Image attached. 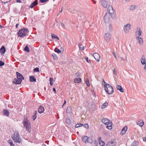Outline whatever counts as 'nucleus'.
<instances>
[{
    "instance_id": "62",
    "label": "nucleus",
    "mask_w": 146,
    "mask_h": 146,
    "mask_svg": "<svg viewBox=\"0 0 146 146\" xmlns=\"http://www.w3.org/2000/svg\"><path fill=\"white\" fill-rule=\"evenodd\" d=\"M115 72H116V70L115 69H114V70H113V72H114V73H115Z\"/></svg>"
},
{
    "instance_id": "4",
    "label": "nucleus",
    "mask_w": 146,
    "mask_h": 146,
    "mask_svg": "<svg viewBox=\"0 0 146 146\" xmlns=\"http://www.w3.org/2000/svg\"><path fill=\"white\" fill-rule=\"evenodd\" d=\"M104 88L106 92H107L109 94H111L114 92L113 87L111 86L109 84L107 85L105 84V87Z\"/></svg>"
},
{
    "instance_id": "57",
    "label": "nucleus",
    "mask_w": 146,
    "mask_h": 146,
    "mask_svg": "<svg viewBox=\"0 0 146 146\" xmlns=\"http://www.w3.org/2000/svg\"><path fill=\"white\" fill-rule=\"evenodd\" d=\"M16 2L21 3V1L20 0H16Z\"/></svg>"
},
{
    "instance_id": "6",
    "label": "nucleus",
    "mask_w": 146,
    "mask_h": 146,
    "mask_svg": "<svg viewBox=\"0 0 146 146\" xmlns=\"http://www.w3.org/2000/svg\"><path fill=\"white\" fill-rule=\"evenodd\" d=\"M82 139L83 141L86 143H92L93 142L92 138L86 136H83L82 137Z\"/></svg>"
},
{
    "instance_id": "40",
    "label": "nucleus",
    "mask_w": 146,
    "mask_h": 146,
    "mask_svg": "<svg viewBox=\"0 0 146 146\" xmlns=\"http://www.w3.org/2000/svg\"><path fill=\"white\" fill-rule=\"evenodd\" d=\"M99 144L101 146H104L105 144V143L104 141H100L99 142Z\"/></svg>"
},
{
    "instance_id": "19",
    "label": "nucleus",
    "mask_w": 146,
    "mask_h": 146,
    "mask_svg": "<svg viewBox=\"0 0 146 146\" xmlns=\"http://www.w3.org/2000/svg\"><path fill=\"white\" fill-rule=\"evenodd\" d=\"M137 124L140 126L142 127L144 123L143 120L140 119L137 121Z\"/></svg>"
},
{
    "instance_id": "26",
    "label": "nucleus",
    "mask_w": 146,
    "mask_h": 146,
    "mask_svg": "<svg viewBox=\"0 0 146 146\" xmlns=\"http://www.w3.org/2000/svg\"><path fill=\"white\" fill-rule=\"evenodd\" d=\"M141 62L142 64H145L146 63V60L144 57L143 56H142V58L141 59Z\"/></svg>"
},
{
    "instance_id": "42",
    "label": "nucleus",
    "mask_w": 146,
    "mask_h": 146,
    "mask_svg": "<svg viewBox=\"0 0 146 146\" xmlns=\"http://www.w3.org/2000/svg\"><path fill=\"white\" fill-rule=\"evenodd\" d=\"M52 56H53L54 59H57V56L54 53H52Z\"/></svg>"
},
{
    "instance_id": "32",
    "label": "nucleus",
    "mask_w": 146,
    "mask_h": 146,
    "mask_svg": "<svg viewBox=\"0 0 146 146\" xmlns=\"http://www.w3.org/2000/svg\"><path fill=\"white\" fill-rule=\"evenodd\" d=\"M139 30H138L137 31L136 33L137 34V35L138 36H140L141 34V31L139 28Z\"/></svg>"
},
{
    "instance_id": "39",
    "label": "nucleus",
    "mask_w": 146,
    "mask_h": 146,
    "mask_svg": "<svg viewBox=\"0 0 146 146\" xmlns=\"http://www.w3.org/2000/svg\"><path fill=\"white\" fill-rule=\"evenodd\" d=\"M8 142L9 143L11 146H14V145L11 140H8Z\"/></svg>"
},
{
    "instance_id": "22",
    "label": "nucleus",
    "mask_w": 146,
    "mask_h": 146,
    "mask_svg": "<svg viewBox=\"0 0 146 146\" xmlns=\"http://www.w3.org/2000/svg\"><path fill=\"white\" fill-rule=\"evenodd\" d=\"M3 115H5L7 117L9 116V113L8 111L7 110H4L3 111Z\"/></svg>"
},
{
    "instance_id": "24",
    "label": "nucleus",
    "mask_w": 146,
    "mask_h": 146,
    "mask_svg": "<svg viewBox=\"0 0 146 146\" xmlns=\"http://www.w3.org/2000/svg\"><path fill=\"white\" fill-rule=\"evenodd\" d=\"M37 113V111H35L33 113V115H32V119L33 121H35L36 118Z\"/></svg>"
},
{
    "instance_id": "60",
    "label": "nucleus",
    "mask_w": 146,
    "mask_h": 146,
    "mask_svg": "<svg viewBox=\"0 0 146 146\" xmlns=\"http://www.w3.org/2000/svg\"><path fill=\"white\" fill-rule=\"evenodd\" d=\"M66 101L65 100H64V103L63 104V105L62 106H64L66 104Z\"/></svg>"
},
{
    "instance_id": "7",
    "label": "nucleus",
    "mask_w": 146,
    "mask_h": 146,
    "mask_svg": "<svg viewBox=\"0 0 146 146\" xmlns=\"http://www.w3.org/2000/svg\"><path fill=\"white\" fill-rule=\"evenodd\" d=\"M111 17V15L110 13H106L104 17L105 22L106 23H108Z\"/></svg>"
},
{
    "instance_id": "29",
    "label": "nucleus",
    "mask_w": 146,
    "mask_h": 146,
    "mask_svg": "<svg viewBox=\"0 0 146 146\" xmlns=\"http://www.w3.org/2000/svg\"><path fill=\"white\" fill-rule=\"evenodd\" d=\"M51 36L52 38H56L58 40L59 39V38L57 36L55 35L54 34H52Z\"/></svg>"
},
{
    "instance_id": "64",
    "label": "nucleus",
    "mask_w": 146,
    "mask_h": 146,
    "mask_svg": "<svg viewBox=\"0 0 146 146\" xmlns=\"http://www.w3.org/2000/svg\"><path fill=\"white\" fill-rule=\"evenodd\" d=\"M42 146H46V145L44 144H43L42 145Z\"/></svg>"
},
{
    "instance_id": "51",
    "label": "nucleus",
    "mask_w": 146,
    "mask_h": 146,
    "mask_svg": "<svg viewBox=\"0 0 146 146\" xmlns=\"http://www.w3.org/2000/svg\"><path fill=\"white\" fill-rule=\"evenodd\" d=\"M48 0H40V2L41 3H43L46 2Z\"/></svg>"
},
{
    "instance_id": "9",
    "label": "nucleus",
    "mask_w": 146,
    "mask_h": 146,
    "mask_svg": "<svg viewBox=\"0 0 146 146\" xmlns=\"http://www.w3.org/2000/svg\"><path fill=\"white\" fill-rule=\"evenodd\" d=\"M111 35L110 33H107L104 36V38L107 42L109 41L111 39Z\"/></svg>"
},
{
    "instance_id": "20",
    "label": "nucleus",
    "mask_w": 146,
    "mask_h": 146,
    "mask_svg": "<svg viewBox=\"0 0 146 146\" xmlns=\"http://www.w3.org/2000/svg\"><path fill=\"white\" fill-rule=\"evenodd\" d=\"M81 81L82 79L81 78L79 77L75 78L74 80V82L76 83H80L81 82Z\"/></svg>"
},
{
    "instance_id": "36",
    "label": "nucleus",
    "mask_w": 146,
    "mask_h": 146,
    "mask_svg": "<svg viewBox=\"0 0 146 146\" xmlns=\"http://www.w3.org/2000/svg\"><path fill=\"white\" fill-rule=\"evenodd\" d=\"M24 50L27 52H29L30 51L29 49L28 46H26L25 47Z\"/></svg>"
},
{
    "instance_id": "45",
    "label": "nucleus",
    "mask_w": 146,
    "mask_h": 146,
    "mask_svg": "<svg viewBox=\"0 0 146 146\" xmlns=\"http://www.w3.org/2000/svg\"><path fill=\"white\" fill-rule=\"evenodd\" d=\"M80 49L82 50L84 49V46L82 44L79 45Z\"/></svg>"
},
{
    "instance_id": "56",
    "label": "nucleus",
    "mask_w": 146,
    "mask_h": 146,
    "mask_svg": "<svg viewBox=\"0 0 146 146\" xmlns=\"http://www.w3.org/2000/svg\"><path fill=\"white\" fill-rule=\"evenodd\" d=\"M53 91L54 92H55V93H56V89H55V88H54L53 89Z\"/></svg>"
},
{
    "instance_id": "8",
    "label": "nucleus",
    "mask_w": 146,
    "mask_h": 146,
    "mask_svg": "<svg viewBox=\"0 0 146 146\" xmlns=\"http://www.w3.org/2000/svg\"><path fill=\"white\" fill-rule=\"evenodd\" d=\"M131 25L129 24H127L123 27V30L124 32L127 33L128 32L131 28Z\"/></svg>"
},
{
    "instance_id": "33",
    "label": "nucleus",
    "mask_w": 146,
    "mask_h": 146,
    "mask_svg": "<svg viewBox=\"0 0 146 146\" xmlns=\"http://www.w3.org/2000/svg\"><path fill=\"white\" fill-rule=\"evenodd\" d=\"M53 78H52L50 77L49 78L50 84V86H52L53 84Z\"/></svg>"
},
{
    "instance_id": "11",
    "label": "nucleus",
    "mask_w": 146,
    "mask_h": 146,
    "mask_svg": "<svg viewBox=\"0 0 146 146\" xmlns=\"http://www.w3.org/2000/svg\"><path fill=\"white\" fill-rule=\"evenodd\" d=\"M17 74V78L19 79V81H22V80L24 79V78L21 74Z\"/></svg>"
},
{
    "instance_id": "2",
    "label": "nucleus",
    "mask_w": 146,
    "mask_h": 146,
    "mask_svg": "<svg viewBox=\"0 0 146 146\" xmlns=\"http://www.w3.org/2000/svg\"><path fill=\"white\" fill-rule=\"evenodd\" d=\"M23 125L24 127H26L27 131L30 132L31 130V123L27 118L24 121Z\"/></svg>"
},
{
    "instance_id": "28",
    "label": "nucleus",
    "mask_w": 146,
    "mask_h": 146,
    "mask_svg": "<svg viewBox=\"0 0 146 146\" xmlns=\"http://www.w3.org/2000/svg\"><path fill=\"white\" fill-rule=\"evenodd\" d=\"M66 123L68 124H70L71 123V120L69 118H66Z\"/></svg>"
},
{
    "instance_id": "17",
    "label": "nucleus",
    "mask_w": 146,
    "mask_h": 146,
    "mask_svg": "<svg viewBox=\"0 0 146 146\" xmlns=\"http://www.w3.org/2000/svg\"><path fill=\"white\" fill-rule=\"evenodd\" d=\"M22 82L21 81H19V79L15 78H14L13 82L15 84H20Z\"/></svg>"
},
{
    "instance_id": "12",
    "label": "nucleus",
    "mask_w": 146,
    "mask_h": 146,
    "mask_svg": "<svg viewBox=\"0 0 146 146\" xmlns=\"http://www.w3.org/2000/svg\"><path fill=\"white\" fill-rule=\"evenodd\" d=\"M127 127L126 126H125L124 127L120 132V134L121 135H123L125 134L126 132L127 131Z\"/></svg>"
},
{
    "instance_id": "30",
    "label": "nucleus",
    "mask_w": 146,
    "mask_h": 146,
    "mask_svg": "<svg viewBox=\"0 0 146 146\" xmlns=\"http://www.w3.org/2000/svg\"><path fill=\"white\" fill-rule=\"evenodd\" d=\"M108 105V103L107 102H106L104 103L101 106V108L103 109L105 108Z\"/></svg>"
},
{
    "instance_id": "48",
    "label": "nucleus",
    "mask_w": 146,
    "mask_h": 146,
    "mask_svg": "<svg viewBox=\"0 0 146 146\" xmlns=\"http://www.w3.org/2000/svg\"><path fill=\"white\" fill-rule=\"evenodd\" d=\"M94 143V145L95 146H97L98 144V142L96 140H95Z\"/></svg>"
},
{
    "instance_id": "47",
    "label": "nucleus",
    "mask_w": 146,
    "mask_h": 146,
    "mask_svg": "<svg viewBox=\"0 0 146 146\" xmlns=\"http://www.w3.org/2000/svg\"><path fill=\"white\" fill-rule=\"evenodd\" d=\"M85 59L87 62L89 63L90 62V61H91L90 60H88V57L86 56L85 58Z\"/></svg>"
},
{
    "instance_id": "34",
    "label": "nucleus",
    "mask_w": 146,
    "mask_h": 146,
    "mask_svg": "<svg viewBox=\"0 0 146 146\" xmlns=\"http://www.w3.org/2000/svg\"><path fill=\"white\" fill-rule=\"evenodd\" d=\"M55 52H57L58 53H61V51L58 48H56L54 49Z\"/></svg>"
},
{
    "instance_id": "50",
    "label": "nucleus",
    "mask_w": 146,
    "mask_h": 146,
    "mask_svg": "<svg viewBox=\"0 0 146 146\" xmlns=\"http://www.w3.org/2000/svg\"><path fill=\"white\" fill-rule=\"evenodd\" d=\"M109 29L110 31H111L112 30V26L110 24L109 26Z\"/></svg>"
},
{
    "instance_id": "31",
    "label": "nucleus",
    "mask_w": 146,
    "mask_h": 146,
    "mask_svg": "<svg viewBox=\"0 0 146 146\" xmlns=\"http://www.w3.org/2000/svg\"><path fill=\"white\" fill-rule=\"evenodd\" d=\"M138 142L136 141H134L131 144V146H137Z\"/></svg>"
},
{
    "instance_id": "23",
    "label": "nucleus",
    "mask_w": 146,
    "mask_h": 146,
    "mask_svg": "<svg viewBox=\"0 0 146 146\" xmlns=\"http://www.w3.org/2000/svg\"><path fill=\"white\" fill-rule=\"evenodd\" d=\"M117 89L118 90H119L120 92H124V90H123V88H122V87L119 85H117L116 86V87Z\"/></svg>"
},
{
    "instance_id": "53",
    "label": "nucleus",
    "mask_w": 146,
    "mask_h": 146,
    "mask_svg": "<svg viewBox=\"0 0 146 146\" xmlns=\"http://www.w3.org/2000/svg\"><path fill=\"white\" fill-rule=\"evenodd\" d=\"M103 82H104V84H105V85L104 86V87L105 88V84L107 85V84H108L106 83L105 82L104 79H103Z\"/></svg>"
},
{
    "instance_id": "3",
    "label": "nucleus",
    "mask_w": 146,
    "mask_h": 146,
    "mask_svg": "<svg viewBox=\"0 0 146 146\" xmlns=\"http://www.w3.org/2000/svg\"><path fill=\"white\" fill-rule=\"evenodd\" d=\"M28 32V29L24 28L19 30L17 33V35L18 37H23L26 36Z\"/></svg>"
},
{
    "instance_id": "5",
    "label": "nucleus",
    "mask_w": 146,
    "mask_h": 146,
    "mask_svg": "<svg viewBox=\"0 0 146 146\" xmlns=\"http://www.w3.org/2000/svg\"><path fill=\"white\" fill-rule=\"evenodd\" d=\"M19 136V133L16 132L14 133L12 138L15 142L19 143L21 141V139L20 138Z\"/></svg>"
},
{
    "instance_id": "55",
    "label": "nucleus",
    "mask_w": 146,
    "mask_h": 146,
    "mask_svg": "<svg viewBox=\"0 0 146 146\" xmlns=\"http://www.w3.org/2000/svg\"><path fill=\"white\" fill-rule=\"evenodd\" d=\"M98 140L99 141V142H100L101 141V137H98Z\"/></svg>"
},
{
    "instance_id": "16",
    "label": "nucleus",
    "mask_w": 146,
    "mask_h": 146,
    "mask_svg": "<svg viewBox=\"0 0 146 146\" xmlns=\"http://www.w3.org/2000/svg\"><path fill=\"white\" fill-rule=\"evenodd\" d=\"M136 40H138V42L140 45L142 44L143 43V41L142 38L137 37L136 38Z\"/></svg>"
},
{
    "instance_id": "41",
    "label": "nucleus",
    "mask_w": 146,
    "mask_h": 146,
    "mask_svg": "<svg viewBox=\"0 0 146 146\" xmlns=\"http://www.w3.org/2000/svg\"><path fill=\"white\" fill-rule=\"evenodd\" d=\"M34 72H39V68L38 67H36L34 69Z\"/></svg>"
},
{
    "instance_id": "13",
    "label": "nucleus",
    "mask_w": 146,
    "mask_h": 146,
    "mask_svg": "<svg viewBox=\"0 0 146 146\" xmlns=\"http://www.w3.org/2000/svg\"><path fill=\"white\" fill-rule=\"evenodd\" d=\"M44 108L42 106H40L38 108V112L40 113H41L44 112Z\"/></svg>"
},
{
    "instance_id": "43",
    "label": "nucleus",
    "mask_w": 146,
    "mask_h": 146,
    "mask_svg": "<svg viewBox=\"0 0 146 146\" xmlns=\"http://www.w3.org/2000/svg\"><path fill=\"white\" fill-rule=\"evenodd\" d=\"M114 144H111L110 143V142H109L106 145V146H114Z\"/></svg>"
},
{
    "instance_id": "61",
    "label": "nucleus",
    "mask_w": 146,
    "mask_h": 146,
    "mask_svg": "<svg viewBox=\"0 0 146 146\" xmlns=\"http://www.w3.org/2000/svg\"><path fill=\"white\" fill-rule=\"evenodd\" d=\"M19 25V24H18V23L16 24V28H17L18 27Z\"/></svg>"
},
{
    "instance_id": "27",
    "label": "nucleus",
    "mask_w": 146,
    "mask_h": 146,
    "mask_svg": "<svg viewBox=\"0 0 146 146\" xmlns=\"http://www.w3.org/2000/svg\"><path fill=\"white\" fill-rule=\"evenodd\" d=\"M84 81L86 84L88 86H90V84L89 80L88 78H86L85 79Z\"/></svg>"
},
{
    "instance_id": "14",
    "label": "nucleus",
    "mask_w": 146,
    "mask_h": 146,
    "mask_svg": "<svg viewBox=\"0 0 146 146\" xmlns=\"http://www.w3.org/2000/svg\"><path fill=\"white\" fill-rule=\"evenodd\" d=\"M38 3V1L37 0H35V1H33L31 3L30 6V8H33L34 6H36Z\"/></svg>"
},
{
    "instance_id": "35",
    "label": "nucleus",
    "mask_w": 146,
    "mask_h": 146,
    "mask_svg": "<svg viewBox=\"0 0 146 146\" xmlns=\"http://www.w3.org/2000/svg\"><path fill=\"white\" fill-rule=\"evenodd\" d=\"M135 8V6L134 5H131L129 8V9L131 11L134 10Z\"/></svg>"
},
{
    "instance_id": "37",
    "label": "nucleus",
    "mask_w": 146,
    "mask_h": 146,
    "mask_svg": "<svg viewBox=\"0 0 146 146\" xmlns=\"http://www.w3.org/2000/svg\"><path fill=\"white\" fill-rule=\"evenodd\" d=\"M83 124L81 123H79L77 124L75 126V127L76 128H78L79 127H81L83 125Z\"/></svg>"
},
{
    "instance_id": "21",
    "label": "nucleus",
    "mask_w": 146,
    "mask_h": 146,
    "mask_svg": "<svg viewBox=\"0 0 146 146\" xmlns=\"http://www.w3.org/2000/svg\"><path fill=\"white\" fill-rule=\"evenodd\" d=\"M6 51V49L4 46H2L0 49V52L2 54H4Z\"/></svg>"
},
{
    "instance_id": "15",
    "label": "nucleus",
    "mask_w": 146,
    "mask_h": 146,
    "mask_svg": "<svg viewBox=\"0 0 146 146\" xmlns=\"http://www.w3.org/2000/svg\"><path fill=\"white\" fill-rule=\"evenodd\" d=\"M101 3L102 5L104 7L106 8L107 6V3L105 0H101Z\"/></svg>"
},
{
    "instance_id": "10",
    "label": "nucleus",
    "mask_w": 146,
    "mask_h": 146,
    "mask_svg": "<svg viewBox=\"0 0 146 146\" xmlns=\"http://www.w3.org/2000/svg\"><path fill=\"white\" fill-rule=\"evenodd\" d=\"M93 55L96 61L98 62L100 61V57L99 54L98 53H94Z\"/></svg>"
},
{
    "instance_id": "1",
    "label": "nucleus",
    "mask_w": 146,
    "mask_h": 146,
    "mask_svg": "<svg viewBox=\"0 0 146 146\" xmlns=\"http://www.w3.org/2000/svg\"><path fill=\"white\" fill-rule=\"evenodd\" d=\"M102 121L103 123L107 125L106 127L109 130H111L112 129V123L111 121L110 122V120L107 118H104L102 120Z\"/></svg>"
},
{
    "instance_id": "58",
    "label": "nucleus",
    "mask_w": 146,
    "mask_h": 146,
    "mask_svg": "<svg viewBox=\"0 0 146 146\" xmlns=\"http://www.w3.org/2000/svg\"><path fill=\"white\" fill-rule=\"evenodd\" d=\"M61 26L63 27V28H65V26H64V25L63 24H61Z\"/></svg>"
},
{
    "instance_id": "25",
    "label": "nucleus",
    "mask_w": 146,
    "mask_h": 146,
    "mask_svg": "<svg viewBox=\"0 0 146 146\" xmlns=\"http://www.w3.org/2000/svg\"><path fill=\"white\" fill-rule=\"evenodd\" d=\"M72 109L71 106H69L67 108L66 110V113H70L72 112Z\"/></svg>"
},
{
    "instance_id": "59",
    "label": "nucleus",
    "mask_w": 146,
    "mask_h": 146,
    "mask_svg": "<svg viewBox=\"0 0 146 146\" xmlns=\"http://www.w3.org/2000/svg\"><path fill=\"white\" fill-rule=\"evenodd\" d=\"M77 74H75V76H80V74H78V75H77Z\"/></svg>"
},
{
    "instance_id": "52",
    "label": "nucleus",
    "mask_w": 146,
    "mask_h": 146,
    "mask_svg": "<svg viewBox=\"0 0 146 146\" xmlns=\"http://www.w3.org/2000/svg\"><path fill=\"white\" fill-rule=\"evenodd\" d=\"M110 143L111 144H114V146L115 145V144L113 142V141H112V140H111V141H110Z\"/></svg>"
},
{
    "instance_id": "18",
    "label": "nucleus",
    "mask_w": 146,
    "mask_h": 146,
    "mask_svg": "<svg viewBox=\"0 0 146 146\" xmlns=\"http://www.w3.org/2000/svg\"><path fill=\"white\" fill-rule=\"evenodd\" d=\"M29 80L31 82H36V78L33 76H29Z\"/></svg>"
},
{
    "instance_id": "49",
    "label": "nucleus",
    "mask_w": 146,
    "mask_h": 146,
    "mask_svg": "<svg viewBox=\"0 0 146 146\" xmlns=\"http://www.w3.org/2000/svg\"><path fill=\"white\" fill-rule=\"evenodd\" d=\"M84 127L85 128H86L87 129H88L89 128V126L88 124H85L84 125Z\"/></svg>"
},
{
    "instance_id": "44",
    "label": "nucleus",
    "mask_w": 146,
    "mask_h": 146,
    "mask_svg": "<svg viewBox=\"0 0 146 146\" xmlns=\"http://www.w3.org/2000/svg\"><path fill=\"white\" fill-rule=\"evenodd\" d=\"M5 64L4 62L2 60L0 61V67L3 66Z\"/></svg>"
},
{
    "instance_id": "38",
    "label": "nucleus",
    "mask_w": 146,
    "mask_h": 146,
    "mask_svg": "<svg viewBox=\"0 0 146 146\" xmlns=\"http://www.w3.org/2000/svg\"><path fill=\"white\" fill-rule=\"evenodd\" d=\"M108 11L109 12V13H110L111 15H112L113 14H114V12H115V11L113 9L110 10V11Z\"/></svg>"
},
{
    "instance_id": "63",
    "label": "nucleus",
    "mask_w": 146,
    "mask_h": 146,
    "mask_svg": "<svg viewBox=\"0 0 146 146\" xmlns=\"http://www.w3.org/2000/svg\"><path fill=\"white\" fill-rule=\"evenodd\" d=\"M144 68L145 69H146V64H145L144 67Z\"/></svg>"
},
{
    "instance_id": "46",
    "label": "nucleus",
    "mask_w": 146,
    "mask_h": 146,
    "mask_svg": "<svg viewBox=\"0 0 146 146\" xmlns=\"http://www.w3.org/2000/svg\"><path fill=\"white\" fill-rule=\"evenodd\" d=\"M108 11H110V10L113 9V8L112 7V6L110 5L108 6Z\"/></svg>"
},
{
    "instance_id": "54",
    "label": "nucleus",
    "mask_w": 146,
    "mask_h": 146,
    "mask_svg": "<svg viewBox=\"0 0 146 146\" xmlns=\"http://www.w3.org/2000/svg\"><path fill=\"white\" fill-rule=\"evenodd\" d=\"M113 56H114V57L116 58H117L116 56V54H115V53L114 52H113Z\"/></svg>"
}]
</instances>
